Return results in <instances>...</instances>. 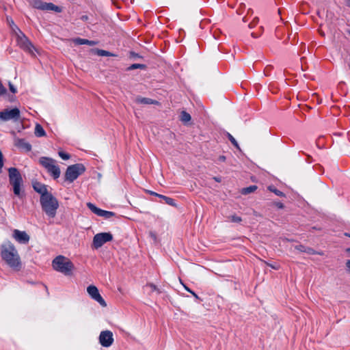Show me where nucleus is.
<instances>
[{"mask_svg":"<svg viewBox=\"0 0 350 350\" xmlns=\"http://www.w3.org/2000/svg\"><path fill=\"white\" fill-rule=\"evenodd\" d=\"M1 256L10 267L16 270L20 269L21 259L16 249L12 244L8 243L2 246Z\"/></svg>","mask_w":350,"mask_h":350,"instance_id":"f257e3e1","label":"nucleus"},{"mask_svg":"<svg viewBox=\"0 0 350 350\" xmlns=\"http://www.w3.org/2000/svg\"><path fill=\"white\" fill-rule=\"evenodd\" d=\"M40 204L42 211L51 218H54L59 208V202L52 193L46 194L40 198Z\"/></svg>","mask_w":350,"mask_h":350,"instance_id":"f03ea898","label":"nucleus"},{"mask_svg":"<svg viewBox=\"0 0 350 350\" xmlns=\"http://www.w3.org/2000/svg\"><path fill=\"white\" fill-rule=\"evenodd\" d=\"M53 268L65 275H70L75 268L73 263L68 258L59 255L52 262Z\"/></svg>","mask_w":350,"mask_h":350,"instance_id":"7ed1b4c3","label":"nucleus"},{"mask_svg":"<svg viewBox=\"0 0 350 350\" xmlns=\"http://www.w3.org/2000/svg\"><path fill=\"white\" fill-rule=\"evenodd\" d=\"M39 163L46 170L54 179L59 177L60 168L55 159L47 157H42L39 159Z\"/></svg>","mask_w":350,"mask_h":350,"instance_id":"20e7f679","label":"nucleus"},{"mask_svg":"<svg viewBox=\"0 0 350 350\" xmlns=\"http://www.w3.org/2000/svg\"><path fill=\"white\" fill-rule=\"evenodd\" d=\"M8 172L10 183L13 187L14 193L21 197V186L23 183L22 176L18 170L15 167L9 168Z\"/></svg>","mask_w":350,"mask_h":350,"instance_id":"39448f33","label":"nucleus"},{"mask_svg":"<svg viewBox=\"0 0 350 350\" xmlns=\"http://www.w3.org/2000/svg\"><path fill=\"white\" fill-rule=\"evenodd\" d=\"M15 30L17 31V35L16 36L17 44L25 51L29 53L31 55H34V51L36 49L28 38L18 27H16Z\"/></svg>","mask_w":350,"mask_h":350,"instance_id":"423d86ee","label":"nucleus"},{"mask_svg":"<svg viewBox=\"0 0 350 350\" xmlns=\"http://www.w3.org/2000/svg\"><path fill=\"white\" fill-rule=\"evenodd\" d=\"M85 170L84 165L81 163H77L70 165L66 169L65 173V180L69 183H72Z\"/></svg>","mask_w":350,"mask_h":350,"instance_id":"0eeeda50","label":"nucleus"},{"mask_svg":"<svg viewBox=\"0 0 350 350\" xmlns=\"http://www.w3.org/2000/svg\"><path fill=\"white\" fill-rule=\"evenodd\" d=\"M21 119L20 110L15 107L13 109H5L0 111V121L7 122L12 120L18 122Z\"/></svg>","mask_w":350,"mask_h":350,"instance_id":"6e6552de","label":"nucleus"},{"mask_svg":"<svg viewBox=\"0 0 350 350\" xmlns=\"http://www.w3.org/2000/svg\"><path fill=\"white\" fill-rule=\"evenodd\" d=\"M29 4L34 8L42 10H52L56 12H61L62 8L52 3H46L41 0H29Z\"/></svg>","mask_w":350,"mask_h":350,"instance_id":"1a4fd4ad","label":"nucleus"},{"mask_svg":"<svg viewBox=\"0 0 350 350\" xmlns=\"http://www.w3.org/2000/svg\"><path fill=\"white\" fill-rule=\"evenodd\" d=\"M113 239V235L110 232H101L94 235L92 245L96 249L102 247L105 243L111 241Z\"/></svg>","mask_w":350,"mask_h":350,"instance_id":"9d476101","label":"nucleus"},{"mask_svg":"<svg viewBox=\"0 0 350 350\" xmlns=\"http://www.w3.org/2000/svg\"><path fill=\"white\" fill-rule=\"evenodd\" d=\"M99 342L104 347H109L113 343V335L109 330L102 331L99 335Z\"/></svg>","mask_w":350,"mask_h":350,"instance_id":"9b49d317","label":"nucleus"},{"mask_svg":"<svg viewBox=\"0 0 350 350\" xmlns=\"http://www.w3.org/2000/svg\"><path fill=\"white\" fill-rule=\"evenodd\" d=\"M87 292L89 295L103 307H106L107 304L99 293L98 289L96 286L90 285L87 288Z\"/></svg>","mask_w":350,"mask_h":350,"instance_id":"f8f14e48","label":"nucleus"},{"mask_svg":"<svg viewBox=\"0 0 350 350\" xmlns=\"http://www.w3.org/2000/svg\"><path fill=\"white\" fill-rule=\"evenodd\" d=\"M87 206L94 214L97 215L98 216L106 218V219H109V218L114 216V215H115V213L113 212L102 210V209L96 207L94 204H92L91 202H88Z\"/></svg>","mask_w":350,"mask_h":350,"instance_id":"ddd939ff","label":"nucleus"},{"mask_svg":"<svg viewBox=\"0 0 350 350\" xmlns=\"http://www.w3.org/2000/svg\"><path fill=\"white\" fill-rule=\"evenodd\" d=\"M14 237L21 243H27L29 241V236L25 231H20L18 230H14Z\"/></svg>","mask_w":350,"mask_h":350,"instance_id":"4468645a","label":"nucleus"},{"mask_svg":"<svg viewBox=\"0 0 350 350\" xmlns=\"http://www.w3.org/2000/svg\"><path fill=\"white\" fill-rule=\"evenodd\" d=\"M14 143L16 147L25 152H29L31 149V146L24 139L15 138Z\"/></svg>","mask_w":350,"mask_h":350,"instance_id":"2eb2a0df","label":"nucleus"},{"mask_svg":"<svg viewBox=\"0 0 350 350\" xmlns=\"http://www.w3.org/2000/svg\"><path fill=\"white\" fill-rule=\"evenodd\" d=\"M33 187L36 192L40 194V198L51 193L48 191L46 187L40 183H35Z\"/></svg>","mask_w":350,"mask_h":350,"instance_id":"dca6fc26","label":"nucleus"},{"mask_svg":"<svg viewBox=\"0 0 350 350\" xmlns=\"http://www.w3.org/2000/svg\"><path fill=\"white\" fill-rule=\"evenodd\" d=\"M135 101L136 103L142 105H157L159 103L158 101L155 100L142 96L136 97Z\"/></svg>","mask_w":350,"mask_h":350,"instance_id":"f3484780","label":"nucleus"},{"mask_svg":"<svg viewBox=\"0 0 350 350\" xmlns=\"http://www.w3.org/2000/svg\"><path fill=\"white\" fill-rule=\"evenodd\" d=\"M73 42L76 44H88L90 46H94L98 44L97 41L89 40L79 38L73 40Z\"/></svg>","mask_w":350,"mask_h":350,"instance_id":"a211bd4d","label":"nucleus"},{"mask_svg":"<svg viewBox=\"0 0 350 350\" xmlns=\"http://www.w3.org/2000/svg\"><path fill=\"white\" fill-rule=\"evenodd\" d=\"M35 135L37 137H43L46 135V133L42 126L38 124H36L35 127Z\"/></svg>","mask_w":350,"mask_h":350,"instance_id":"6ab92c4d","label":"nucleus"},{"mask_svg":"<svg viewBox=\"0 0 350 350\" xmlns=\"http://www.w3.org/2000/svg\"><path fill=\"white\" fill-rule=\"evenodd\" d=\"M191 116L189 113H188L187 112L185 111H183L180 113V120L184 122V123H186V122H188L189 121L191 120Z\"/></svg>","mask_w":350,"mask_h":350,"instance_id":"aec40b11","label":"nucleus"},{"mask_svg":"<svg viewBox=\"0 0 350 350\" xmlns=\"http://www.w3.org/2000/svg\"><path fill=\"white\" fill-rule=\"evenodd\" d=\"M96 53L99 56H113L110 52L102 49H96Z\"/></svg>","mask_w":350,"mask_h":350,"instance_id":"412c9836","label":"nucleus"},{"mask_svg":"<svg viewBox=\"0 0 350 350\" xmlns=\"http://www.w3.org/2000/svg\"><path fill=\"white\" fill-rule=\"evenodd\" d=\"M257 189V187L255 185L250 186L248 187H245L243 189L242 193L243 194H248L254 192Z\"/></svg>","mask_w":350,"mask_h":350,"instance_id":"4be33fe9","label":"nucleus"},{"mask_svg":"<svg viewBox=\"0 0 350 350\" xmlns=\"http://www.w3.org/2000/svg\"><path fill=\"white\" fill-rule=\"evenodd\" d=\"M227 137L229 139V140L231 142V143L237 148L240 149L239 146L237 142V140L234 139V137L229 133H227Z\"/></svg>","mask_w":350,"mask_h":350,"instance_id":"5701e85b","label":"nucleus"},{"mask_svg":"<svg viewBox=\"0 0 350 350\" xmlns=\"http://www.w3.org/2000/svg\"><path fill=\"white\" fill-rule=\"evenodd\" d=\"M268 189H269V191L273 192L278 196H280V197L284 196V194L282 191L278 190L277 189H275L273 186L269 187Z\"/></svg>","mask_w":350,"mask_h":350,"instance_id":"b1692460","label":"nucleus"},{"mask_svg":"<svg viewBox=\"0 0 350 350\" xmlns=\"http://www.w3.org/2000/svg\"><path fill=\"white\" fill-rule=\"evenodd\" d=\"M158 197L164 199L165 202L167 204L174 205V200L172 198L163 196V195H158Z\"/></svg>","mask_w":350,"mask_h":350,"instance_id":"393cba45","label":"nucleus"},{"mask_svg":"<svg viewBox=\"0 0 350 350\" xmlns=\"http://www.w3.org/2000/svg\"><path fill=\"white\" fill-rule=\"evenodd\" d=\"M228 219L232 221L234 223H240L242 221V219L241 217H239L237 215H231L228 217Z\"/></svg>","mask_w":350,"mask_h":350,"instance_id":"a878e982","label":"nucleus"},{"mask_svg":"<svg viewBox=\"0 0 350 350\" xmlns=\"http://www.w3.org/2000/svg\"><path fill=\"white\" fill-rule=\"evenodd\" d=\"M145 68V66L144 64H133L131 66H130L128 69L131 70H134V69H137V68Z\"/></svg>","mask_w":350,"mask_h":350,"instance_id":"bb28decb","label":"nucleus"},{"mask_svg":"<svg viewBox=\"0 0 350 350\" xmlns=\"http://www.w3.org/2000/svg\"><path fill=\"white\" fill-rule=\"evenodd\" d=\"M8 23L10 24V26L12 31L14 33L15 36H16L17 31L15 30V28L18 27L17 25H15V23H14V21L12 19H10V20L8 19Z\"/></svg>","mask_w":350,"mask_h":350,"instance_id":"cd10ccee","label":"nucleus"},{"mask_svg":"<svg viewBox=\"0 0 350 350\" xmlns=\"http://www.w3.org/2000/svg\"><path fill=\"white\" fill-rule=\"evenodd\" d=\"M58 154H59V156L62 159H64V160H68V159H70V155H69L68 154L65 153V152H62V151L59 152V153H58Z\"/></svg>","mask_w":350,"mask_h":350,"instance_id":"c85d7f7f","label":"nucleus"},{"mask_svg":"<svg viewBox=\"0 0 350 350\" xmlns=\"http://www.w3.org/2000/svg\"><path fill=\"white\" fill-rule=\"evenodd\" d=\"M306 248V247L303 245H297L295 246V249L301 252H304V250Z\"/></svg>","mask_w":350,"mask_h":350,"instance_id":"c756f323","label":"nucleus"},{"mask_svg":"<svg viewBox=\"0 0 350 350\" xmlns=\"http://www.w3.org/2000/svg\"><path fill=\"white\" fill-rule=\"evenodd\" d=\"M304 252L309 254H316V251L308 247H306V248L304 250Z\"/></svg>","mask_w":350,"mask_h":350,"instance_id":"7c9ffc66","label":"nucleus"},{"mask_svg":"<svg viewBox=\"0 0 350 350\" xmlns=\"http://www.w3.org/2000/svg\"><path fill=\"white\" fill-rule=\"evenodd\" d=\"M6 93V89L0 81V96L4 95Z\"/></svg>","mask_w":350,"mask_h":350,"instance_id":"2f4dec72","label":"nucleus"},{"mask_svg":"<svg viewBox=\"0 0 350 350\" xmlns=\"http://www.w3.org/2000/svg\"><path fill=\"white\" fill-rule=\"evenodd\" d=\"M258 22V18H256L254 19V21L249 24L250 28H253Z\"/></svg>","mask_w":350,"mask_h":350,"instance_id":"473e14b6","label":"nucleus"},{"mask_svg":"<svg viewBox=\"0 0 350 350\" xmlns=\"http://www.w3.org/2000/svg\"><path fill=\"white\" fill-rule=\"evenodd\" d=\"M147 286L150 288L151 291H154L157 290V286L153 284H147Z\"/></svg>","mask_w":350,"mask_h":350,"instance_id":"72a5a7b5","label":"nucleus"},{"mask_svg":"<svg viewBox=\"0 0 350 350\" xmlns=\"http://www.w3.org/2000/svg\"><path fill=\"white\" fill-rule=\"evenodd\" d=\"M9 88H10V91L12 93H16V89L14 88V86L10 82H9Z\"/></svg>","mask_w":350,"mask_h":350,"instance_id":"f704fd0d","label":"nucleus"},{"mask_svg":"<svg viewBox=\"0 0 350 350\" xmlns=\"http://www.w3.org/2000/svg\"><path fill=\"white\" fill-rule=\"evenodd\" d=\"M149 235L154 241L157 240V235L154 232L150 231Z\"/></svg>","mask_w":350,"mask_h":350,"instance_id":"c9c22d12","label":"nucleus"},{"mask_svg":"<svg viewBox=\"0 0 350 350\" xmlns=\"http://www.w3.org/2000/svg\"><path fill=\"white\" fill-rule=\"evenodd\" d=\"M218 161L220 162H224L226 161V157L224 155L219 156L218 157Z\"/></svg>","mask_w":350,"mask_h":350,"instance_id":"e433bc0d","label":"nucleus"},{"mask_svg":"<svg viewBox=\"0 0 350 350\" xmlns=\"http://www.w3.org/2000/svg\"><path fill=\"white\" fill-rule=\"evenodd\" d=\"M346 266H347V267L349 269V272H350V260H348L346 262Z\"/></svg>","mask_w":350,"mask_h":350,"instance_id":"4c0bfd02","label":"nucleus"},{"mask_svg":"<svg viewBox=\"0 0 350 350\" xmlns=\"http://www.w3.org/2000/svg\"><path fill=\"white\" fill-rule=\"evenodd\" d=\"M191 293L193 295V296L196 298V299H199V297L198 296L197 294H196L193 291H191Z\"/></svg>","mask_w":350,"mask_h":350,"instance_id":"58836bf2","label":"nucleus"},{"mask_svg":"<svg viewBox=\"0 0 350 350\" xmlns=\"http://www.w3.org/2000/svg\"><path fill=\"white\" fill-rule=\"evenodd\" d=\"M183 286H184V287H185V290H187L188 292L191 293V292L192 291L190 288H188L187 286H186L185 285H183Z\"/></svg>","mask_w":350,"mask_h":350,"instance_id":"ea45409f","label":"nucleus"},{"mask_svg":"<svg viewBox=\"0 0 350 350\" xmlns=\"http://www.w3.org/2000/svg\"><path fill=\"white\" fill-rule=\"evenodd\" d=\"M278 207L280 208H282L284 207V206H283V204L282 203H278Z\"/></svg>","mask_w":350,"mask_h":350,"instance_id":"a19ab883","label":"nucleus"},{"mask_svg":"<svg viewBox=\"0 0 350 350\" xmlns=\"http://www.w3.org/2000/svg\"><path fill=\"white\" fill-rule=\"evenodd\" d=\"M150 193L152 195H154V196H158V195H159L158 193L153 192V191H150Z\"/></svg>","mask_w":350,"mask_h":350,"instance_id":"79ce46f5","label":"nucleus"},{"mask_svg":"<svg viewBox=\"0 0 350 350\" xmlns=\"http://www.w3.org/2000/svg\"><path fill=\"white\" fill-rule=\"evenodd\" d=\"M316 254H319V255H323V253L321 252H316Z\"/></svg>","mask_w":350,"mask_h":350,"instance_id":"37998d69","label":"nucleus"},{"mask_svg":"<svg viewBox=\"0 0 350 350\" xmlns=\"http://www.w3.org/2000/svg\"><path fill=\"white\" fill-rule=\"evenodd\" d=\"M269 266H270V267H271L272 268L275 269H278V267H275V266H274V265H270Z\"/></svg>","mask_w":350,"mask_h":350,"instance_id":"c03bdc74","label":"nucleus"},{"mask_svg":"<svg viewBox=\"0 0 350 350\" xmlns=\"http://www.w3.org/2000/svg\"><path fill=\"white\" fill-rule=\"evenodd\" d=\"M82 18H83V20H86V19L88 18V17H87V16H83V17H82Z\"/></svg>","mask_w":350,"mask_h":350,"instance_id":"a18cd8bd","label":"nucleus"},{"mask_svg":"<svg viewBox=\"0 0 350 350\" xmlns=\"http://www.w3.org/2000/svg\"><path fill=\"white\" fill-rule=\"evenodd\" d=\"M215 179L217 181H218V182L219 181V179H218V178H215Z\"/></svg>","mask_w":350,"mask_h":350,"instance_id":"49530a36","label":"nucleus"},{"mask_svg":"<svg viewBox=\"0 0 350 350\" xmlns=\"http://www.w3.org/2000/svg\"><path fill=\"white\" fill-rule=\"evenodd\" d=\"M349 6L350 7V0H349Z\"/></svg>","mask_w":350,"mask_h":350,"instance_id":"de8ad7c7","label":"nucleus"},{"mask_svg":"<svg viewBox=\"0 0 350 350\" xmlns=\"http://www.w3.org/2000/svg\"><path fill=\"white\" fill-rule=\"evenodd\" d=\"M252 36H254V37H255V36H254V33H252Z\"/></svg>","mask_w":350,"mask_h":350,"instance_id":"09e8293b","label":"nucleus"}]
</instances>
